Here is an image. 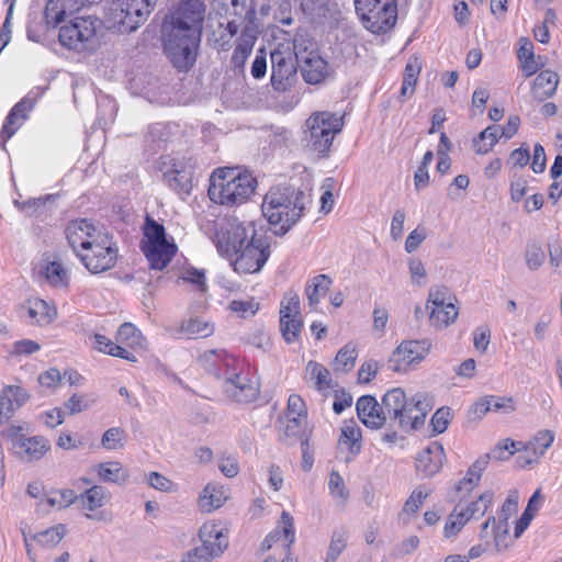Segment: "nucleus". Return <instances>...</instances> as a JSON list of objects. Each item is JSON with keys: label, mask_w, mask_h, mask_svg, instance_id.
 I'll list each match as a JSON object with an SVG mask.
<instances>
[{"label": "nucleus", "mask_w": 562, "mask_h": 562, "mask_svg": "<svg viewBox=\"0 0 562 562\" xmlns=\"http://www.w3.org/2000/svg\"><path fill=\"white\" fill-rule=\"evenodd\" d=\"M426 308L430 311L431 326L437 329H443L453 324L459 315V308L451 300H447L446 291L441 289L430 290Z\"/></svg>", "instance_id": "obj_18"}, {"label": "nucleus", "mask_w": 562, "mask_h": 562, "mask_svg": "<svg viewBox=\"0 0 562 562\" xmlns=\"http://www.w3.org/2000/svg\"><path fill=\"white\" fill-rule=\"evenodd\" d=\"M409 277L413 284L423 286L427 283V271L424 262L418 258L408 260Z\"/></svg>", "instance_id": "obj_59"}, {"label": "nucleus", "mask_w": 562, "mask_h": 562, "mask_svg": "<svg viewBox=\"0 0 562 562\" xmlns=\"http://www.w3.org/2000/svg\"><path fill=\"white\" fill-rule=\"evenodd\" d=\"M357 359V350L352 345H346L342 347L336 358L335 366L336 370L349 371L353 368Z\"/></svg>", "instance_id": "obj_57"}, {"label": "nucleus", "mask_w": 562, "mask_h": 562, "mask_svg": "<svg viewBox=\"0 0 562 562\" xmlns=\"http://www.w3.org/2000/svg\"><path fill=\"white\" fill-rule=\"evenodd\" d=\"M518 498V493L512 491L501 508L498 518L491 516L481 526L480 539H487L491 530L494 550L497 553L505 551L510 544L508 520L517 512Z\"/></svg>", "instance_id": "obj_14"}, {"label": "nucleus", "mask_w": 562, "mask_h": 562, "mask_svg": "<svg viewBox=\"0 0 562 562\" xmlns=\"http://www.w3.org/2000/svg\"><path fill=\"white\" fill-rule=\"evenodd\" d=\"M95 397L89 394H74L66 403L65 407L70 415L79 414L95 403Z\"/></svg>", "instance_id": "obj_56"}, {"label": "nucleus", "mask_w": 562, "mask_h": 562, "mask_svg": "<svg viewBox=\"0 0 562 562\" xmlns=\"http://www.w3.org/2000/svg\"><path fill=\"white\" fill-rule=\"evenodd\" d=\"M518 59L527 77L532 76L539 69V64L535 60L533 44L528 38H520Z\"/></svg>", "instance_id": "obj_43"}, {"label": "nucleus", "mask_w": 562, "mask_h": 562, "mask_svg": "<svg viewBox=\"0 0 562 562\" xmlns=\"http://www.w3.org/2000/svg\"><path fill=\"white\" fill-rule=\"evenodd\" d=\"M77 499L83 510L95 512L110 502L111 494L105 487L93 485L77 496Z\"/></svg>", "instance_id": "obj_36"}, {"label": "nucleus", "mask_w": 562, "mask_h": 562, "mask_svg": "<svg viewBox=\"0 0 562 562\" xmlns=\"http://www.w3.org/2000/svg\"><path fill=\"white\" fill-rule=\"evenodd\" d=\"M286 436H297L303 429L307 420V409L304 400L297 395L292 394L288 400L286 407Z\"/></svg>", "instance_id": "obj_28"}, {"label": "nucleus", "mask_w": 562, "mask_h": 562, "mask_svg": "<svg viewBox=\"0 0 562 562\" xmlns=\"http://www.w3.org/2000/svg\"><path fill=\"white\" fill-rule=\"evenodd\" d=\"M90 339L92 340L93 348L99 352L110 355L112 357L122 358L130 362H136V358L132 352L123 348L121 345L112 341L106 336L101 334H94L93 336L90 337Z\"/></svg>", "instance_id": "obj_38"}, {"label": "nucleus", "mask_w": 562, "mask_h": 562, "mask_svg": "<svg viewBox=\"0 0 562 562\" xmlns=\"http://www.w3.org/2000/svg\"><path fill=\"white\" fill-rule=\"evenodd\" d=\"M214 358L223 361V368L220 369L217 375L223 381L222 389L227 397L237 403H249L258 397V382L251 380L233 357H228L223 352L217 353L215 350H209L199 357V361L206 366Z\"/></svg>", "instance_id": "obj_6"}, {"label": "nucleus", "mask_w": 562, "mask_h": 562, "mask_svg": "<svg viewBox=\"0 0 562 562\" xmlns=\"http://www.w3.org/2000/svg\"><path fill=\"white\" fill-rule=\"evenodd\" d=\"M349 540L348 532L345 530L334 531L329 547L326 553L325 562H334L338 559L341 552L345 550Z\"/></svg>", "instance_id": "obj_49"}, {"label": "nucleus", "mask_w": 562, "mask_h": 562, "mask_svg": "<svg viewBox=\"0 0 562 562\" xmlns=\"http://www.w3.org/2000/svg\"><path fill=\"white\" fill-rule=\"evenodd\" d=\"M303 326L302 316L300 317H280V329L286 342H293L297 339Z\"/></svg>", "instance_id": "obj_53"}, {"label": "nucleus", "mask_w": 562, "mask_h": 562, "mask_svg": "<svg viewBox=\"0 0 562 562\" xmlns=\"http://www.w3.org/2000/svg\"><path fill=\"white\" fill-rule=\"evenodd\" d=\"M180 279L196 285L201 292L206 290L205 273L203 270L187 268L182 271Z\"/></svg>", "instance_id": "obj_62"}, {"label": "nucleus", "mask_w": 562, "mask_h": 562, "mask_svg": "<svg viewBox=\"0 0 562 562\" xmlns=\"http://www.w3.org/2000/svg\"><path fill=\"white\" fill-rule=\"evenodd\" d=\"M87 4L88 0H48L45 8L46 22L47 24L57 26L66 22L67 19H72V15Z\"/></svg>", "instance_id": "obj_21"}, {"label": "nucleus", "mask_w": 562, "mask_h": 562, "mask_svg": "<svg viewBox=\"0 0 562 562\" xmlns=\"http://www.w3.org/2000/svg\"><path fill=\"white\" fill-rule=\"evenodd\" d=\"M499 131L501 126L497 125H492L483 130L474 140V149L476 154L484 155L491 151L501 138Z\"/></svg>", "instance_id": "obj_44"}, {"label": "nucleus", "mask_w": 562, "mask_h": 562, "mask_svg": "<svg viewBox=\"0 0 562 562\" xmlns=\"http://www.w3.org/2000/svg\"><path fill=\"white\" fill-rule=\"evenodd\" d=\"M451 419V411L448 407H441L436 411L431 418L434 431L437 434L443 432Z\"/></svg>", "instance_id": "obj_63"}, {"label": "nucleus", "mask_w": 562, "mask_h": 562, "mask_svg": "<svg viewBox=\"0 0 562 562\" xmlns=\"http://www.w3.org/2000/svg\"><path fill=\"white\" fill-rule=\"evenodd\" d=\"M77 499L72 490L52 491L42 499L41 505L48 509H63L70 506Z\"/></svg>", "instance_id": "obj_42"}, {"label": "nucleus", "mask_w": 562, "mask_h": 562, "mask_svg": "<svg viewBox=\"0 0 562 562\" xmlns=\"http://www.w3.org/2000/svg\"><path fill=\"white\" fill-rule=\"evenodd\" d=\"M386 423L398 426L403 431L419 428L428 413V405L415 397L407 398L401 387L387 391L382 397Z\"/></svg>", "instance_id": "obj_7"}, {"label": "nucleus", "mask_w": 562, "mask_h": 562, "mask_svg": "<svg viewBox=\"0 0 562 562\" xmlns=\"http://www.w3.org/2000/svg\"><path fill=\"white\" fill-rule=\"evenodd\" d=\"M356 10L366 29L375 34L391 30L397 19L394 0H356Z\"/></svg>", "instance_id": "obj_13"}, {"label": "nucleus", "mask_w": 562, "mask_h": 562, "mask_svg": "<svg viewBox=\"0 0 562 562\" xmlns=\"http://www.w3.org/2000/svg\"><path fill=\"white\" fill-rule=\"evenodd\" d=\"M214 330L215 326L212 322L203 317H192L183 321L175 329V334L179 338L198 339L212 336Z\"/></svg>", "instance_id": "obj_31"}, {"label": "nucleus", "mask_w": 562, "mask_h": 562, "mask_svg": "<svg viewBox=\"0 0 562 562\" xmlns=\"http://www.w3.org/2000/svg\"><path fill=\"white\" fill-rule=\"evenodd\" d=\"M555 435L552 430L542 429L538 431L526 445L524 450L527 456L524 457L525 464L538 463L540 458L552 446Z\"/></svg>", "instance_id": "obj_29"}, {"label": "nucleus", "mask_w": 562, "mask_h": 562, "mask_svg": "<svg viewBox=\"0 0 562 562\" xmlns=\"http://www.w3.org/2000/svg\"><path fill=\"white\" fill-rule=\"evenodd\" d=\"M126 442V432L121 427H111L104 431L101 446L109 451L122 449Z\"/></svg>", "instance_id": "obj_48"}, {"label": "nucleus", "mask_w": 562, "mask_h": 562, "mask_svg": "<svg viewBox=\"0 0 562 562\" xmlns=\"http://www.w3.org/2000/svg\"><path fill=\"white\" fill-rule=\"evenodd\" d=\"M302 50L300 61L305 81L313 85L322 82L328 75L326 60L314 49V44L308 38H306Z\"/></svg>", "instance_id": "obj_19"}, {"label": "nucleus", "mask_w": 562, "mask_h": 562, "mask_svg": "<svg viewBox=\"0 0 562 562\" xmlns=\"http://www.w3.org/2000/svg\"><path fill=\"white\" fill-rule=\"evenodd\" d=\"M361 429L355 424H346L341 429L340 442L351 452L360 451Z\"/></svg>", "instance_id": "obj_50"}, {"label": "nucleus", "mask_w": 562, "mask_h": 562, "mask_svg": "<svg viewBox=\"0 0 562 562\" xmlns=\"http://www.w3.org/2000/svg\"><path fill=\"white\" fill-rule=\"evenodd\" d=\"M359 419L369 428L379 429L386 424L384 407L371 395L361 396L356 403Z\"/></svg>", "instance_id": "obj_22"}, {"label": "nucleus", "mask_w": 562, "mask_h": 562, "mask_svg": "<svg viewBox=\"0 0 562 562\" xmlns=\"http://www.w3.org/2000/svg\"><path fill=\"white\" fill-rule=\"evenodd\" d=\"M420 70V59L417 57L409 58L404 71L403 85L401 88V97L406 98L413 95Z\"/></svg>", "instance_id": "obj_40"}, {"label": "nucleus", "mask_w": 562, "mask_h": 562, "mask_svg": "<svg viewBox=\"0 0 562 562\" xmlns=\"http://www.w3.org/2000/svg\"><path fill=\"white\" fill-rule=\"evenodd\" d=\"M116 341L133 350H145L147 348L146 338L132 323H124L120 326L116 333Z\"/></svg>", "instance_id": "obj_39"}, {"label": "nucleus", "mask_w": 562, "mask_h": 562, "mask_svg": "<svg viewBox=\"0 0 562 562\" xmlns=\"http://www.w3.org/2000/svg\"><path fill=\"white\" fill-rule=\"evenodd\" d=\"M431 347L429 339L403 340L391 353L389 367L398 373L416 369L430 353Z\"/></svg>", "instance_id": "obj_16"}, {"label": "nucleus", "mask_w": 562, "mask_h": 562, "mask_svg": "<svg viewBox=\"0 0 562 562\" xmlns=\"http://www.w3.org/2000/svg\"><path fill=\"white\" fill-rule=\"evenodd\" d=\"M199 536L202 547L213 557L222 554L228 546L227 536L218 522H204L199 530Z\"/></svg>", "instance_id": "obj_25"}, {"label": "nucleus", "mask_w": 562, "mask_h": 562, "mask_svg": "<svg viewBox=\"0 0 562 562\" xmlns=\"http://www.w3.org/2000/svg\"><path fill=\"white\" fill-rule=\"evenodd\" d=\"M445 461L446 453L442 445L434 441L418 453L416 469L425 476H434L441 470Z\"/></svg>", "instance_id": "obj_23"}, {"label": "nucleus", "mask_w": 562, "mask_h": 562, "mask_svg": "<svg viewBox=\"0 0 562 562\" xmlns=\"http://www.w3.org/2000/svg\"><path fill=\"white\" fill-rule=\"evenodd\" d=\"M559 76L551 70L541 71L533 80L531 93L537 101L550 98L557 90Z\"/></svg>", "instance_id": "obj_35"}, {"label": "nucleus", "mask_w": 562, "mask_h": 562, "mask_svg": "<svg viewBox=\"0 0 562 562\" xmlns=\"http://www.w3.org/2000/svg\"><path fill=\"white\" fill-rule=\"evenodd\" d=\"M42 274L52 286L65 288L68 285V270L59 261L47 262L43 268Z\"/></svg>", "instance_id": "obj_41"}, {"label": "nucleus", "mask_w": 562, "mask_h": 562, "mask_svg": "<svg viewBox=\"0 0 562 562\" xmlns=\"http://www.w3.org/2000/svg\"><path fill=\"white\" fill-rule=\"evenodd\" d=\"M256 179L234 168H218L210 177L209 198L224 206L246 203L255 193Z\"/></svg>", "instance_id": "obj_5"}, {"label": "nucleus", "mask_w": 562, "mask_h": 562, "mask_svg": "<svg viewBox=\"0 0 562 562\" xmlns=\"http://www.w3.org/2000/svg\"><path fill=\"white\" fill-rule=\"evenodd\" d=\"M306 196L302 191L271 189L263 198L261 211L273 232L284 235L301 218Z\"/></svg>", "instance_id": "obj_4"}, {"label": "nucleus", "mask_w": 562, "mask_h": 562, "mask_svg": "<svg viewBox=\"0 0 562 562\" xmlns=\"http://www.w3.org/2000/svg\"><path fill=\"white\" fill-rule=\"evenodd\" d=\"M64 233L75 256L91 273H102L115 266L117 247L103 226L77 218L66 225Z\"/></svg>", "instance_id": "obj_3"}, {"label": "nucleus", "mask_w": 562, "mask_h": 562, "mask_svg": "<svg viewBox=\"0 0 562 562\" xmlns=\"http://www.w3.org/2000/svg\"><path fill=\"white\" fill-rule=\"evenodd\" d=\"M331 283V279L326 274H318L307 283L305 294L308 300V306L312 310L317 311L322 299L328 293Z\"/></svg>", "instance_id": "obj_37"}, {"label": "nucleus", "mask_w": 562, "mask_h": 562, "mask_svg": "<svg viewBox=\"0 0 562 562\" xmlns=\"http://www.w3.org/2000/svg\"><path fill=\"white\" fill-rule=\"evenodd\" d=\"M32 109L30 102L22 100L16 103L10 113L8 114L2 130L0 132V140L4 146L5 142L14 135L18 128L23 124L26 120V113Z\"/></svg>", "instance_id": "obj_33"}, {"label": "nucleus", "mask_w": 562, "mask_h": 562, "mask_svg": "<svg viewBox=\"0 0 562 562\" xmlns=\"http://www.w3.org/2000/svg\"><path fill=\"white\" fill-rule=\"evenodd\" d=\"M430 493L431 490L425 485H420L413 490L404 504V512L407 514H416L427 497L430 495Z\"/></svg>", "instance_id": "obj_51"}, {"label": "nucleus", "mask_w": 562, "mask_h": 562, "mask_svg": "<svg viewBox=\"0 0 562 562\" xmlns=\"http://www.w3.org/2000/svg\"><path fill=\"white\" fill-rule=\"evenodd\" d=\"M308 146L318 156H326L335 136L344 126L342 116L331 112H317L306 120Z\"/></svg>", "instance_id": "obj_11"}, {"label": "nucleus", "mask_w": 562, "mask_h": 562, "mask_svg": "<svg viewBox=\"0 0 562 562\" xmlns=\"http://www.w3.org/2000/svg\"><path fill=\"white\" fill-rule=\"evenodd\" d=\"M426 237H427V232L425 228L418 227V228L412 231L406 238L405 250L408 254L414 252L415 250H417L420 247V245L426 239Z\"/></svg>", "instance_id": "obj_64"}, {"label": "nucleus", "mask_w": 562, "mask_h": 562, "mask_svg": "<svg viewBox=\"0 0 562 562\" xmlns=\"http://www.w3.org/2000/svg\"><path fill=\"white\" fill-rule=\"evenodd\" d=\"M295 539L294 519L288 513L281 514L278 527L271 531L262 542L263 549H270L273 543H279L280 547L288 551Z\"/></svg>", "instance_id": "obj_26"}, {"label": "nucleus", "mask_w": 562, "mask_h": 562, "mask_svg": "<svg viewBox=\"0 0 562 562\" xmlns=\"http://www.w3.org/2000/svg\"><path fill=\"white\" fill-rule=\"evenodd\" d=\"M27 392L20 386H5L0 394V418L8 419L11 414L26 403Z\"/></svg>", "instance_id": "obj_32"}, {"label": "nucleus", "mask_w": 562, "mask_h": 562, "mask_svg": "<svg viewBox=\"0 0 562 562\" xmlns=\"http://www.w3.org/2000/svg\"><path fill=\"white\" fill-rule=\"evenodd\" d=\"M229 311L237 314L239 317L247 318L254 316L259 310V303L255 300L240 301L234 300L228 305Z\"/></svg>", "instance_id": "obj_58"}, {"label": "nucleus", "mask_w": 562, "mask_h": 562, "mask_svg": "<svg viewBox=\"0 0 562 562\" xmlns=\"http://www.w3.org/2000/svg\"><path fill=\"white\" fill-rule=\"evenodd\" d=\"M322 195H321V207L319 211L324 214H328L334 207V181L331 179H326L322 186Z\"/></svg>", "instance_id": "obj_61"}, {"label": "nucleus", "mask_w": 562, "mask_h": 562, "mask_svg": "<svg viewBox=\"0 0 562 562\" xmlns=\"http://www.w3.org/2000/svg\"><path fill=\"white\" fill-rule=\"evenodd\" d=\"M494 502V493L486 491L482 493L475 501L464 503L463 509L474 519H479L485 515Z\"/></svg>", "instance_id": "obj_46"}, {"label": "nucleus", "mask_w": 562, "mask_h": 562, "mask_svg": "<svg viewBox=\"0 0 562 562\" xmlns=\"http://www.w3.org/2000/svg\"><path fill=\"white\" fill-rule=\"evenodd\" d=\"M204 13L205 5L201 0H182L161 22L162 52L179 70H189L195 61Z\"/></svg>", "instance_id": "obj_1"}, {"label": "nucleus", "mask_w": 562, "mask_h": 562, "mask_svg": "<svg viewBox=\"0 0 562 562\" xmlns=\"http://www.w3.org/2000/svg\"><path fill=\"white\" fill-rule=\"evenodd\" d=\"M156 3L157 0H116L115 21L133 32L148 20Z\"/></svg>", "instance_id": "obj_17"}, {"label": "nucleus", "mask_w": 562, "mask_h": 562, "mask_svg": "<svg viewBox=\"0 0 562 562\" xmlns=\"http://www.w3.org/2000/svg\"><path fill=\"white\" fill-rule=\"evenodd\" d=\"M164 182L181 198L193 188L194 164L191 158L165 157L160 162Z\"/></svg>", "instance_id": "obj_15"}, {"label": "nucleus", "mask_w": 562, "mask_h": 562, "mask_svg": "<svg viewBox=\"0 0 562 562\" xmlns=\"http://www.w3.org/2000/svg\"><path fill=\"white\" fill-rule=\"evenodd\" d=\"M328 490L330 496L335 499L338 505H345L349 498V492L346 487L342 476L333 471L329 474Z\"/></svg>", "instance_id": "obj_47"}, {"label": "nucleus", "mask_w": 562, "mask_h": 562, "mask_svg": "<svg viewBox=\"0 0 562 562\" xmlns=\"http://www.w3.org/2000/svg\"><path fill=\"white\" fill-rule=\"evenodd\" d=\"M21 316L32 325L45 326L55 319L57 312L46 301L34 297L20 307Z\"/></svg>", "instance_id": "obj_24"}, {"label": "nucleus", "mask_w": 562, "mask_h": 562, "mask_svg": "<svg viewBox=\"0 0 562 562\" xmlns=\"http://www.w3.org/2000/svg\"><path fill=\"white\" fill-rule=\"evenodd\" d=\"M229 490L222 484L210 482L199 494L198 506L203 513H211L221 508L229 498Z\"/></svg>", "instance_id": "obj_27"}, {"label": "nucleus", "mask_w": 562, "mask_h": 562, "mask_svg": "<svg viewBox=\"0 0 562 562\" xmlns=\"http://www.w3.org/2000/svg\"><path fill=\"white\" fill-rule=\"evenodd\" d=\"M99 481L117 485H125L131 477L130 470L119 461H105L92 468Z\"/></svg>", "instance_id": "obj_30"}, {"label": "nucleus", "mask_w": 562, "mask_h": 562, "mask_svg": "<svg viewBox=\"0 0 562 562\" xmlns=\"http://www.w3.org/2000/svg\"><path fill=\"white\" fill-rule=\"evenodd\" d=\"M103 23L100 19L87 15L75 16L59 29V42L68 49L82 52H93L100 45V32Z\"/></svg>", "instance_id": "obj_9"}, {"label": "nucleus", "mask_w": 562, "mask_h": 562, "mask_svg": "<svg viewBox=\"0 0 562 562\" xmlns=\"http://www.w3.org/2000/svg\"><path fill=\"white\" fill-rule=\"evenodd\" d=\"M522 450L524 443L521 441H515L507 438L496 443L492 451L485 456H490V460L504 461L509 459L516 452Z\"/></svg>", "instance_id": "obj_45"}, {"label": "nucleus", "mask_w": 562, "mask_h": 562, "mask_svg": "<svg viewBox=\"0 0 562 562\" xmlns=\"http://www.w3.org/2000/svg\"><path fill=\"white\" fill-rule=\"evenodd\" d=\"M303 381L324 396H328L336 386L330 371L324 364L313 360L305 366Z\"/></svg>", "instance_id": "obj_20"}, {"label": "nucleus", "mask_w": 562, "mask_h": 562, "mask_svg": "<svg viewBox=\"0 0 562 562\" xmlns=\"http://www.w3.org/2000/svg\"><path fill=\"white\" fill-rule=\"evenodd\" d=\"M147 482L153 488L160 492L173 493L177 491V484L159 472H149Z\"/></svg>", "instance_id": "obj_60"}, {"label": "nucleus", "mask_w": 562, "mask_h": 562, "mask_svg": "<svg viewBox=\"0 0 562 562\" xmlns=\"http://www.w3.org/2000/svg\"><path fill=\"white\" fill-rule=\"evenodd\" d=\"M143 251L153 269L162 270L177 252V245L167 239L162 225L147 217L144 227Z\"/></svg>", "instance_id": "obj_12"}, {"label": "nucleus", "mask_w": 562, "mask_h": 562, "mask_svg": "<svg viewBox=\"0 0 562 562\" xmlns=\"http://www.w3.org/2000/svg\"><path fill=\"white\" fill-rule=\"evenodd\" d=\"M300 296L296 292H286L280 304V317H300Z\"/></svg>", "instance_id": "obj_54"}, {"label": "nucleus", "mask_w": 562, "mask_h": 562, "mask_svg": "<svg viewBox=\"0 0 562 562\" xmlns=\"http://www.w3.org/2000/svg\"><path fill=\"white\" fill-rule=\"evenodd\" d=\"M25 431L23 425L11 424L2 430V437L18 460L23 463L37 462L50 451L52 443L42 435L26 436Z\"/></svg>", "instance_id": "obj_10"}, {"label": "nucleus", "mask_w": 562, "mask_h": 562, "mask_svg": "<svg viewBox=\"0 0 562 562\" xmlns=\"http://www.w3.org/2000/svg\"><path fill=\"white\" fill-rule=\"evenodd\" d=\"M490 456L479 457L467 470L464 476L457 483L456 491L459 493H470L480 483L481 477L487 464Z\"/></svg>", "instance_id": "obj_34"}, {"label": "nucleus", "mask_w": 562, "mask_h": 562, "mask_svg": "<svg viewBox=\"0 0 562 562\" xmlns=\"http://www.w3.org/2000/svg\"><path fill=\"white\" fill-rule=\"evenodd\" d=\"M214 243L217 252L229 261L238 274H254L270 257L268 237L258 234L254 222L224 220L216 228Z\"/></svg>", "instance_id": "obj_2"}, {"label": "nucleus", "mask_w": 562, "mask_h": 562, "mask_svg": "<svg viewBox=\"0 0 562 562\" xmlns=\"http://www.w3.org/2000/svg\"><path fill=\"white\" fill-rule=\"evenodd\" d=\"M305 42L306 37L297 34L293 41H280L270 53L271 85L274 90L283 92L294 83Z\"/></svg>", "instance_id": "obj_8"}, {"label": "nucleus", "mask_w": 562, "mask_h": 562, "mask_svg": "<svg viewBox=\"0 0 562 562\" xmlns=\"http://www.w3.org/2000/svg\"><path fill=\"white\" fill-rule=\"evenodd\" d=\"M546 260V254L539 244L532 243L527 246L525 262L529 270L536 271L541 268Z\"/></svg>", "instance_id": "obj_55"}, {"label": "nucleus", "mask_w": 562, "mask_h": 562, "mask_svg": "<svg viewBox=\"0 0 562 562\" xmlns=\"http://www.w3.org/2000/svg\"><path fill=\"white\" fill-rule=\"evenodd\" d=\"M66 535V527L57 525L38 532L35 536L36 541L44 547H54L61 541Z\"/></svg>", "instance_id": "obj_52"}]
</instances>
